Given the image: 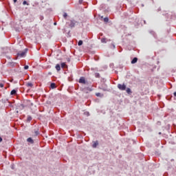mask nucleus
<instances>
[{
    "label": "nucleus",
    "mask_w": 176,
    "mask_h": 176,
    "mask_svg": "<svg viewBox=\"0 0 176 176\" xmlns=\"http://www.w3.org/2000/svg\"><path fill=\"white\" fill-rule=\"evenodd\" d=\"M28 51V50L25 49L24 52H19L17 54L18 57H24L25 54H27Z\"/></svg>",
    "instance_id": "f257e3e1"
},
{
    "label": "nucleus",
    "mask_w": 176,
    "mask_h": 176,
    "mask_svg": "<svg viewBox=\"0 0 176 176\" xmlns=\"http://www.w3.org/2000/svg\"><path fill=\"white\" fill-rule=\"evenodd\" d=\"M118 88L119 89V90L125 91L126 90V85L124 84H123V85L118 84Z\"/></svg>",
    "instance_id": "f03ea898"
},
{
    "label": "nucleus",
    "mask_w": 176,
    "mask_h": 176,
    "mask_svg": "<svg viewBox=\"0 0 176 176\" xmlns=\"http://www.w3.org/2000/svg\"><path fill=\"white\" fill-rule=\"evenodd\" d=\"M78 82L82 85H86V79L84 76L80 77V80H78Z\"/></svg>",
    "instance_id": "7ed1b4c3"
},
{
    "label": "nucleus",
    "mask_w": 176,
    "mask_h": 176,
    "mask_svg": "<svg viewBox=\"0 0 176 176\" xmlns=\"http://www.w3.org/2000/svg\"><path fill=\"white\" fill-rule=\"evenodd\" d=\"M76 23V22L75 21H70L69 27H70V28H74V27H75Z\"/></svg>",
    "instance_id": "20e7f679"
},
{
    "label": "nucleus",
    "mask_w": 176,
    "mask_h": 176,
    "mask_svg": "<svg viewBox=\"0 0 176 176\" xmlns=\"http://www.w3.org/2000/svg\"><path fill=\"white\" fill-rule=\"evenodd\" d=\"M98 145V141L93 142V145H92L93 148H97Z\"/></svg>",
    "instance_id": "39448f33"
},
{
    "label": "nucleus",
    "mask_w": 176,
    "mask_h": 176,
    "mask_svg": "<svg viewBox=\"0 0 176 176\" xmlns=\"http://www.w3.org/2000/svg\"><path fill=\"white\" fill-rule=\"evenodd\" d=\"M138 60V58H133V59L132 60V61H131V64H135Z\"/></svg>",
    "instance_id": "423d86ee"
},
{
    "label": "nucleus",
    "mask_w": 176,
    "mask_h": 176,
    "mask_svg": "<svg viewBox=\"0 0 176 176\" xmlns=\"http://www.w3.org/2000/svg\"><path fill=\"white\" fill-rule=\"evenodd\" d=\"M56 71H58V72H60V65H56Z\"/></svg>",
    "instance_id": "0eeeda50"
},
{
    "label": "nucleus",
    "mask_w": 176,
    "mask_h": 176,
    "mask_svg": "<svg viewBox=\"0 0 176 176\" xmlns=\"http://www.w3.org/2000/svg\"><path fill=\"white\" fill-rule=\"evenodd\" d=\"M126 94H132L131 88H126Z\"/></svg>",
    "instance_id": "6e6552de"
},
{
    "label": "nucleus",
    "mask_w": 176,
    "mask_h": 176,
    "mask_svg": "<svg viewBox=\"0 0 176 176\" xmlns=\"http://www.w3.org/2000/svg\"><path fill=\"white\" fill-rule=\"evenodd\" d=\"M26 86H28V87H32L34 85L32 84V82H28V84H26Z\"/></svg>",
    "instance_id": "1a4fd4ad"
},
{
    "label": "nucleus",
    "mask_w": 176,
    "mask_h": 176,
    "mask_svg": "<svg viewBox=\"0 0 176 176\" xmlns=\"http://www.w3.org/2000/svg\"><path fill=\"white\" fill-rule=\"evenodd\" d=\"M28 142L31 144H34V140L32 139V138H28Z\"/></svg>",
    "instance_id": "9d476101"
},
{
    "label": "nucleus",
    "mask_w": 176,
    "mask_h": 176,
    "mask_svg": "<svg viewBox=\"0 0 176 176\" xmlns=\"http://www.w3.org/2000/svg\"><path fill=\"white\" fill-rule=\"evenodd\" d=\"M10 94L12 96H13L14 94H16V91L15 89L12 90L11 92H10Z\"/></svg>",
    "instance_id": "9b49d317"
},
{
    "label": "nucleus",
    "mask_w": 176,
    "mask_h": 176,
    "mask_svg": "<svg viewBox=\"0 0 176 176\" xmlns=\"http://www.w3.org/2000/svg\"><path fill=\"white\" fill-rule=\"evenodd\" d=\"M50 87H51V88H52V89H54V88H56V85H55V83H54V82L51 83Z\"/></svg>",
    "instance_id": "f8f14e48"
},
{
    "label": "nucleus",
    "mask_w": 176,
    "mask_h": 176,
    "mask_svg": "<svg viewBox=\"0 0 176 176\" xmlns=\"http://www.w3.org/2000/svg\"><path fill=\"white\" fill-rule=\"evenodd\" d=\"M66 67H67V65H66L65 63H61V67L63 69L65 68Z\"/></svg>",
    "instance_id": "ddd939ff"
},
{
    "label": "nucleus",
    "mask_w": 176,
    "mask_h": 176,
    "mask_svg": "<svg viewBox=\"0 0 176 176\" xmlns=\"http://www.w3.org/2000/svg\"><path fill=\"white\" fill-rule=\"evenodd\" d=\"M101 42L102 43H107V38H102V40H101Z\"/></svg>",
    "instance_id": "4468645a"
},
{
    "label": "nucleus",
    "mask_w": 176,
    "mask_h": 176,
    "mask_svg": "<svg viewBox=\"0 0 176 176\" xmlns=\"http://www.w3.org/2000/svg\"><path fill=\"white\" fill-rule=\"evenodd\" d=\"M82 44H83V41L82 40L78 41V46L82 45Z\"/></svg>",
    "instance_id": "2eb2a0df"
},
{
    "label": "nucleus",
    "mask_w": 176,
    "mask_h": 176,
    "mask_svg": "<svg viewBox=\"0 0 176 176\" xmlns=\"http://www.w3.org/2000/svg\"><path fill=\"white\" fill-rule=\"evenodd\" d=\"M95 77H96V78H100V74H99V73H95Z\"/></svg>",
    "instance_id": "dca6fc26"
},
{
    "label": "nucleus",
    "mask_w": 176,
    "mask_h": 176,
    "mask_svg": "<svg viewBox=\"0 0 176 176\" xmlns=\"http://www.w3.org/2000/svg\"><path fill=\"white\" fill-rule=\"evenodd\" d=\"M104 23H108L109 22V18L108 17H106L104 19Z\"/></svg>",
    "instance_id": "f3484780"
},
{
    "label": "nucleus",
    "mask_w": 176,
    "mask_h": 176,
    "mask_svg": "<svg viewBox=\"0 0 176 176\" xmlns=\"http://www.w3.org/2000/svg\"><path fill=\"white\" fill-rule=\"evenodd\" d=\"M32 118L30 116H28V121L30 122V121H32Z\"/></svg>",
    "instance_id": "a211bd4d"
},
{
    "label": "nucleus",
    "mask_w": 176,
    "mask_h": 176,
    "mask_svg": "<svg viewBox=\"0 0 176 176\" xmlns=\"http://www.w3.org/2000/svg\"><path fill=\"white\" fill-rule=\"evenodd\" d=\"M39 135L38 131H35V135L38 136Z\"/></svg>",
    "instance_id": "6ab92c4d"
},
{
    "label": "nucleus",
    "mask_w": 176,
    "mask_h": 176,
    "mask_svg": "<svg viewBox=\"0 0 176 176\" xmlns=\"http://www.w3.org/2000/svg\"><path fill=\"white\" fill-rule=\"evenodd\" d=\"M63 17L65 19L67 18V13L65 12V14H63Z\"/></svg>",
    "instance_id": "aec40b11"
},
{
    "label": "nucleus",
    "mask_w": 176,
    "mask_h": 176,
    "mask_svg": "<svg viewBox=\"0 0 176 176\" xmlns=\"http://www.w3.org/2000/svg\"><path fill=\"white\" fill-rule=\"evenodd\" d=\"M96 97H100L101 96V94L97 93L96 94Z\"/></svg>",
    "instance_id": "412c9836"
},
{
    "label": "nucleus",
    "mask_w": 176,
    "mask_h": 176,
    "mask_svg": "<svg viewBox=\"0 0 176 176\" xmlns=\"http://www.w3.org/2000/svg\"><path fill=\"white\" fill-rule=\"evenodd\" d=\"M29 69L28 65H25V66L24 67V69Z\"/></svg>",
    "instance_id": "4be33fe9"
},
{
    "label": "nucleus",
    "mask_w": 176,
    "mask_h": 176,
    "mask_svg": "<svg viewBox=\"0 0 176 176\" xmlns=\"http://www.w3.org/2000/svg\"><path fill=\"white\" fill-rule=\"evenodd\" d=\"M0 87H4V84L3 83H0Z\"/></svg>",
    "instance_id": "5701e85b"
},
{
    "label": "nucleus",
    "mask_w": 176,
    "mask_h": 176,
    "mask_svg": "<svg viewBox=\"0 0 176 176\" xmlns=\"http://www.w3.org/2000/svg\"><path fill=\"white\" fill-rule=\"evenodd\" d=\"M23 5H27V1H23Z\"/></svg>",
    "instance_id": "b1692460"
},
{
    "label": "nucleus",
    "mask_w": 176,
    "mask_h": 176,
    "mask_svg": "<svg viewBox=\"0 0 176 176\" xmlns=\"http://www.w3.org/2000/svg\"><path fill=\"white\" fill-rule=\"evenodd\" d=\"M82 2H83V0L78 1V3H80V4L82 3Z\"/></svg>",
    "instance_id": "393cba45"
},
{
    "label": "nucleus",
    "mask_w": 176,
    "mask_h": 176,
    "mask_svg": "<svg viewBox=\"0 0 176 176\" xmlns=\"http://www.w3.org/2000/svg\"><path fill=\"white\" fill-rule=\"evenodd\" d=\"M173 95L175 97H176V91L174 92Z\"/></svg>",
    "instance_id": "a878e982"
},
{
    "label": "nucleus",
    "mask_w": 176,
    "mask_h": 176,
    "mask_svg": "<svg viewBox=\"0 0 176 176\" xmlns=\"http://www.w3.org/2000/svg\"><path fill=\"white\" fill-rule=\"evenodd\" d=\"M17 2V0H14V3H16Z\"/></svg>",
    "instance_id": "bb28decb"
},
{
    "label": "nucleus",
    "mask_w": 176,
    "mask_h": 176,
    "mask_svg": "<svg viewBox=\"0 0 176 176\" xmlns=\"http://www.w3.org/2000/svg\"><path fill=\"white\" fill-rule=\"evenodd\" d=\"M2 142V138H0V142Z\"/></svg>",
    "instance_id": "cd10ccee"
},
{
    "label": "nucleus",
    "mask_w": 176,
    "mask_h": 176,
    "mask_svg": "<svg viewBox=\"0 0 176 176\" xmlns=\"http://www.w3.org/2000/svg\"><path fill=\"white\" fill-rule=\"evenodd\" d=\"M30 105L34 106V103H30Z\"/></svg>",
    "instance_id": "c85d7f7f"
},
{
    "label": "nucleus",
    "mask_w": 176,
    "mask_h": 176,
    "mask_svg": "<svg viewBox=\"0 0 176 176\" xmlns=\"http://www.w3.org/2000/svg\"><path fill=\"white\" fill-rule=\"evenodd\" d=\"M54 25H56V23H54Z\"/></svg>",
    "instance_id": "c756f323"
},
{
    "label": "nucleus",
    "mask_w": 176,
    "mask_h": 176,
    "mask_svg": "<svg viewBox=\"0 0 176 176\" xmlns=\"http://www.w3.org/2000/svg\"><path fill=\"white\" fill-rule=\"evenodd\" d=\"M159 134L161 135V132H160Z\"/></svg>",
    "instance_id": "7c9ffc66"
}]
</instances>
